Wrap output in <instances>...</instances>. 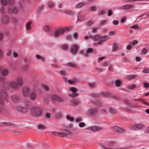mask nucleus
I'll return each instance as SVG.
<instances>
[{
  "instance_id": "f257e3e1",
  "label": "nucleus",
  "mask_w": 149,
  "mask_h": 149,
  "mask_svg": "<svg viewBox=\"0 0 149 149\" xmlns=\"http://www.w3.org/2000/svg\"><path fill=\"white\" fill-rule=\"evenodd\" d=\"M24 107L20 106H18L17 107V109L18 111L23 113L27 112L29 109H31L32 105L31 103L26 101L24 102Z\"/></svg>"
},
{
  "instance_id": "4d7b16f0",
  "label": "nucleus",
  "mask_w": 149,
  "mask_h": 149,
  "mask_svg": "<svg viewBox=\"0 0 149 149\" xmlns=\"http://www.w3.org/2000/svg\"><path fill=\"white\" fill-rule=\"evenodd\" d=\"M108 15L110 16L112 14V11L111 10H109L108 11Z\"/></svg>"
},
{
  "instance_id": "f8f14e48",
  "label": "nucleus",
  "mask_w": 149,
  "mask_h": 149,
  "mask_svg": "<svg viewBox=\"0 0 149 149\" xmlns=\"http://www.w3.org/2000/svg\"><path fill=\"white\" fill-rule=\"evenodd\" d=\"M30 93V91L29 89L27 87H25L24 88L23 91V95L25 96H27L29 95Z\"/></svg>"
},
{
  "instance_id": "6e6d98bb",
  "label": "nucleus",
  "mask_w": 149,
  "mask_h": 149,
  "mask_svg": "<svg viewBox=\"0 0 149 149\" xmlns=\"http://www.w3.org/2000/svg\"><path fill=\"white\" fill-rule=\"evenodd\" d=\"M50 113H46L45 115V117L47 119H49L50 118Z\"/></svg>"
},
{
  "instance_id": "ea45409f",
  "label": "nucleus",
  "mask_w": 149,
  "mask_h": 149,
  "mask_svg": "<svg viewBox=\"0 0 149 149\" xmlns=\"http://www.w3.org/2000/svg\"><path fill=\"white\" fill-rule=\"evenodd\" d=\"M66 118H67V119L68 120L71 121H72L74 120L73 118L70 115H67V116Z\"/></svg>"
},
{
  "instance_id": "864d4df0",
  "label": "nucleus",
  "mask_w": 149,
  "mask_h": 149,
  "mask_svg": "<svg viewBox=\"0 0 149 149\" xmlns=\"http://www.w3.org/2000/svg\"><path fill=\"white\" fill-rule=\"evenodd\" d=\"M89 86L91 88H94L95 86V84L93 83H89Z\"/></svg>"
},
{
  "instance_id": "774afa93",
  "label": "nucleus",
  "mask_w": 149,
  "mask_h": 149,
  "mask_svg": "<svg viewBox=\"0 0 149 149\" xmlns=\"http://www.w3.org/2000/svg\"><path fill=\"white\" fill-rule=\"evenodd\" d=\"M132 48V46L131 45H127V50H130V49H131Z\"/></svg>"
},
{
  "instance_id": "4be33fe9",
  "label": "nucleus",
  "mask_w": 149,
  "mask_h": 149,
  "mask_svg": "<svg viewBox=\"0 0 149 149\" xmlns=\"http://www.w3.org/2000/svg\"><path fill=\"white\" fill-rule=\"evenodd\" d=\"M137 77V76L135 74L130 75L127 76L126 78L128 80H131L134 78H136Z\"/></svg>"
},
{
  "instance_id": "6ab92c4d",
  "label": "nucleus",
  "mask_w": 149,
  "mask_h": 149,
  "mask_svg": "<svg viewBox=\"0 0 149 149\" xmlns=\"http://www.w3.org/2000/svg\"><path fill=\"white\" fill-rule=\"evenodd\" d=\"M9 20V17L8 16H4L2 19V22L4 23H8Z\"/></svg>"
},
{
  "instance_id": "7c9ffc66",
  "label": "nucleus",
  "mask_w": 149,
  "mask_h": 149,
  "mask_svg": "<svg viewBox=\"0 0 149 149\" xmlns=\"http://www.w3.org/2000/svg\"><path fill=\"white\" fill-rule=\"evenodd\" d=\"M44 7V6L43 4L41 5L40 6H39L37 8V12L38 13L40 12L43 9Z\"/></svg>"
},
{
  "instance_id": "c03bdc74",
  "label": "nucleus",
  "mask_w": 149,
  "mask_h": 149,
  "mask_svg": "<svg viewBox=\"0 0 149 149\" xmlns=\"http://www.w3.org/2000/svg\"><path fill=\"white\" fill-rule=\"evenodd\" d=\"M92 38V36L91 35L86 36L84 37V39L85 40H88L91 39Z\"/></svg>"
},
{
  "instance_id": "338daca9",
  "label": "nucleus",
  "mask_w": 149,
  "mask_h": 149,
  "mask_svg": "<svg viewBox=\"0 0 149 149\" xmlns=\"http://www.w3.org/2000/svg\"><path fill=\"white\" fill-rule=\"evenodd\" d=\"M147 51L146 49L145 48H143L142 50L143 53L144 54H146L147 53Z\"/></svg>"
},
{
  "instance_id": "69168bd1",
  "label": "nucleus",
  "mask_w": 149,
  "mask_h": 149,
  "mask_svg": "<svg viewBox=\"0 0 149 149\" xmlns=\"http://www.w3.org/2000/svg\"><path fill=\"white\" fill-rule=\"evenodd\" d=\"M102 95L103 96L106 97L108 96L109 95V93L108 92H104L102 93Z\"/></svg>"
},
{
  "instance_id": "bb28decb",
  "label": "nucleus",
  "mask_w": 149,
  "mask_h": 149,
  "mask_svg": "<svg viewBox=\"0 0 149 149\" xmlns=\"http://www.w3.org/2000/svg\"><path fill=\"white\" fill-rule=\"evenodd\" d=\"M107 22L108 20H101L98 24V26H102Z\"/></svg>"
},
{
  "instance_id": "412c9836",
  "label": "nucleus",
  "mask_w": 149,
  "mask_h": 149,
  "mask_svg": "<svg viewBox=\"0 0 149 149\" xmlns=\"http://www.w3.org/2000/svg\"><path fill=\"white\" fill-rule=\"evenodd\" d=\"M9 11L10 12H13L16 14L18 13L17 9L15 7H13L12 9L10 8L9 10Z\"/></svg>"
},
{
  "instance_id": "aec40b11",
  "label": "nucleus",
  "mask_w": 149,
  "mask_h": 149,
  "mask_svg": "<svg viewBox=\"0 0 149 149\" xmlns=\"http://www.w3.org/2000/svg\"><path fill=\"white\" fill-rule=\"evenodd\" d=\"M61 133L63 134L62 137H63L66 135H68L70 134V132L69 131L65 129L62 131Z\"/></svg>"
},
{
  "instance_id": "1a4fd4ad",
  "label": "nucleus",
  "mask_w": 149,
  "mask_h": 149,
  "mask_svg": "<svg viewBox=\"0 0 149 149\" xmlns=\"http://www.w3.org/2000/svg\"><path fill=\"white\" fill-rule=\"evenodd\" d=\"M70 91L73 92L72 94H70L69 95L72 97L74 98L78 95L77 93V90L74 87H71L70 88Z\"/></svg>"
},
{
  "instance_id": "09e8293b",
  "label": "nucleus",
  "mask_w": 149,
  "mask_h": 149,
  "mask_svg": "<svg viewBox=\"0 0 149 149\" xmlns=\"http://www.w3.org/2000/svg\"><path fill=\"white\" fill-rule=\"evenodd\" d=\"M79 125L80 127H83L85 126V124L84 122H81L79 124Z\"/></svg>"
},
{
  "instance_id": "a211bd4d",
  "label": "nucleus",
  "mask_w": 149,
  "mask_h": 149,
  "mask_svg": "<svg viewBox=\"0 0 149 149\" xmlns=\"http://www.w3.org/2000/svg\"><path fill=\"white\" fill-rule=\"evenodd\" d=\"M51 27L50 26L48 25H45L43 27V30L46 32H49L50 30Z\"/></svg>"
},
{
  "instance_id": "e2e57ef3",
  "label": "nucleus",
  "mask_w": 149,
  "mask_h": 149,
  "mask_svg": "<svg viewBox=\"0 0 149 149\" xmlns=\"http://www.w3.org/2000/svg\"><path fill=\"white\" fill-rule=\"evenodd\" d=\"M141 102L143 103L145 105L149 106V104L144 101L143 99L141 100Z\"/></svg>"
},
{
  "instance_id": "a18cd8bd",
  "label": "nucleus",
  "mask_w": 149,
  "mask_h": 149,
  "mask_svg": "<svg viewBox=\"0 0 149 149\" xmlns=\"http://www.w3.org/2000/svg\"><path fill=\"white\" fill-rule=\"evenodd\" d=\"M90 10L92 11H94L96 10L95 7L93 6H91L90 7Z\"/></svg>"
},
{
  "instance_id": "0e129e2a",
  "label": "nucleus",
  "mask_w": 149,
  "mask_h": 149,
  "mask_svg": "<svg viewBox=\"0 0 149 149\" xmlns=\"http://www.w3.org/2000/svg\"><path fill=\"white\" fill-rule=\"evenodd\" d=\"M144 86L146 88H149V83H145L144 84Z\"/></svg>"
},
{
  "instance_id": "2eb2a0df",
  "label": "nucleus",
  "mask_w": 149,
  "mask_h": 149,
  "mask_svg": "<svg viewBox=\"0 0 149 149\" xmlns=\"http://www.w3.org/2000/svg\"><path fill=\"white\" fill-rule=\"evenodd\" d=\"M79 102V101L78 100H73L70 101L71 104L73 106L78 105Z\"/></svg>"
},
{
  "instance_id": "4c0bfd02",
  "label": "nucleus",
  "mask_w": 149,
  "mask_h": 149,
  "mask_svg": "<svg viewBox=\"0 0 149 149\" xmlns=\"http://www.w3.org/2000/svg\"><path fill=\"white\" fill-rule=\"evenodd\" d=\"M92 38L93 40L94 41H98V40H99L100 36H94L93 37H92Z\"/></svg>"
},
{
  "instance_id": "473e14b6",
  "label": "nucleus",
  "mask_w": 149,
  "mask_h": 149,
  "mask_svg": "<svg viewBox=\"0 0 149 149\" xmlns=\"http://www.w3.org/2000/svg\"><path fill=\"white\" fill-rule=\"evenodd\" d=\"M31 23V22H28L26 25V28L27 30H30L31 29L30 25Z\"/></svg>"
},
{
  "instance_id": "79ce46f5",
  "label": "nucleus",
  "mask_w": 149,
  "mask_h": 149,
  "mask_svg": "<svg viewBox=\"0 0 149 149\" xmlns=\"http://www.w3.org/2000/svg\"><path fill=\"white\" fill-rule=\"evenodd\" d=\"M93 23V22L92 21H90L87 22H85V25L86 26H90Z\"/></svg>"
},
{
  "instance_id": "c9c22d12",
  "label": "nucleus",
  "mask_w": 149,
  "mask_h": 149,
  "mask_svg": "<svg viewBox=\"0 0 149 149\" xmlns=\"http://www.w3.org/2000/svg\"><path fill=\"white\" fill-rule=\"evenodd\" d=\"M12 99L14 102H16L18 100V97L16 95L13 96L12 97Z\"/></svg>"
},
{
  "instance_id": "7ed1b4c3",
  "label": "nucleus",
  "mask_w": 149,
  "mask_h": 149,
  "mask_svg": "<svg viewBox=\"0 0 149 149\" xmlns=\"http://www.w3.org/2000/svg\"><path fill=\"white\" fill-rule=\"evenodd\" d=\"M65 32V29L63 28H60L56 30L54 33V36L58 37L63 34Z\"/></svg>"
},
{
  "instance_id": "49530a36",
  "label": "nucleus",
  "mask_w": 149,
  "mask_h": 149,
  "mask_svg": "<svg viewBox=\"0 0 149 149\" xmlns=\"http://www.w3.org/2000/svg\"><path fill=\"white\" fill-rule=\"evenodd\" d=\"M38 127L39 129L40 130H44L45 129V127L44 125H39L38 126Z\"/></svg>"
},
{
  "instance_id": "5fc2aeb1",
  "label": "nucleus",
  "mask_w": 149,
  "mask_h": 149,
  "mask_svg": "<svg viewBox=\"0 0 149 149\" xmlns=\"http://www.w3.org/2000/svg\"><path fill=\"white\" fill-rule=\"evenodd\" d=\"M138 43V41L136 40H135L132 41L131 42V44L133 45H134L135 44H136Z\"/></svg>"
},
{
  "instance_id": "c85d7f7f",
  "label": "nucleus",
  "mask_w": 149,
  "mask_h": 149,
  "mask_svg": "<svg viewBox=\"0 0 149 149\" xmlns=\"http://www.w3.org/2000/svg\"><path fill=\"white\" fill-rule=\"evenodd\" d=\"M84 5V3H77L75 6V8L76 9L82 7Z\"/></svg>"
},
{
  "instance_id": "393cba45",
  "label": "nucleus",
  "mask_w": 149,
  "mask_h": 149,
  "mask_svg": "<svg viewBox=\"0 0 149 149\" xmlns=\"http://www.w3.org/2000/svg\"><path fill=\"white\" fill-rule=\"evenodd\" d=\"M65 13L69 15L73 16L74 15L75 13L72 10H66L65 11Z\"/></svg>"
},
{
  "instance_id": "f03ea898",
  "label": "nucleus",
  "mask_w": 149,
  "mask_h": 149,
  "mask_svg": "<svg viewBox=\"0 0 149 149\" xmlns=\"http://www.w3.org/2000/svg\"><path fill=\"white\" fill-rule=\"evenodd\" d=\"M31 110L32 114L35 116H39L42 113L41 109L38 107L32 105L31 109L29 110Z\"/></svg>"
},
{
  "instance_id": "0eeeda50",
  "label": "nucleus",
  "mask_w": 149,
  "mask_h": 149,
  "mask_svg": "<svg viewBox=\"0 0 149 149\" xmlns=\"http://www.w3.org/2000/svg\"><path fill=\"white\" fill-rule=\"evenodd\" d=\"M112 129L113 131L118 133H122L125 131L124 129L119 127L117 126L112 127Z\"/></svg>"
},
{
  "instance_id": "72a5a7b5",
  "label": "nucleus",
  "mask_w": 149,
  "mask_h": 149,
  "mask_svg": "<svg viewBox=\"0 0 149 149\" xmlns=\"http://www.w3.org/2000/svg\"><path fill=\"white\" fill-rule=\"evenodd\" d=\"M136 87V86L134 84H131L128 86L127 88L129 90H132L133 89L135 88Z\"/></svg>"
},
{
  "instance_id": "8fccbe9b",
  "label": "nucleus",
  "mask_w": 149,
  "mask_h": 149,
  "mask_svg": "<svg viewBox=\"0 0 149 149\" xmlns=\"http://www.w3.org/2000/svg\"><path fill=\"white\" fill-rule=\"evenodd\" d=\"M102 149H123L122 148H106L104 146H102Z\"/></svg>"
},
{
  "instance_id": "4468645a",
  "label": "nucleus",
  "mask_w": 149,
  "mask_h": 149,
  "mask_svg": "<svg viewBox=\"0 0 149 149\" xmlns=\"http://www.w3.org/2000/svg\"><path fill=\"white\" fill-rule=\"evenodd\" d=\"M51 98L52 100L55 101L61 102L62 101L61 99L58 96L55 95H52L51 97Z\"/></svg>"
},
{
  "instance_id": "9b49d317",
  "label": "nucleus",
  "mask_w": 149,
  "mask_h": 149,
  "mask_svg": "<svg viewBox=\"0 0 149 149\" xmlns=\"http://www.w3.org/2000/svg\"><path fill=\"white\" fill-rule=\"evenodd\" d=\"M78 47L77 45H72L71 49V52L73 54H75L78 50Z\"/></svg>"
},
{
  "instance_id": "680f3d73",
  "label": "nucleus",
  "mask_w": 149,
  "mask_h": 149,
  "mask_svg": "<svg viewBox=\"0 0 149 149\" xmlns=\"http://www.w3.org/2000/svg\"><path fill=\"white\" fill-rule=\"evenodd\" d=\"M81 120H82V118H81L79 117V118H76V120H75V122H79L81 121Z\"/></svg>"
},
{
  "instance_id": "13d9d810",
  "label": "nucleus",
  "mask_w": 149,
  "mask_h": 149,
  "mask_svg": "<svg viewBox=\"0 0 149 149\" xmlns=\"http://www.w3.org/2000/svg\"><path fill=\"white\" fill-rule=\"evenodd\" d=\"M68 66L70 67H75L76 65L74 64L73 63H70L68 64Z\"/></svg>"
},
{
  "instance_id": "9d476101",
  "label": "nucleus",
  "mask_w": 149,
  "mask_h": 149,
  "mask_svg": "<svg viewBox=\"0 0 149 149\" xmlns=\"http://www.w3.org/2000/svg\"><path fill=\"white\" fill-rule=\"evenodd\" d=\"M2 3L4 5L12 4L14 2V0H1Z\"/></svg>"
},
{
  "instance_id": "f704fd0d",
  "label": "nucleus",
  "mask_w": 149,
  "mask_h": 149,
  "mask_svg": "<svg viewBox=\"0 0 149 149\" xmlns=\"http://www.w3.org/2000/svg\"><path fill=\"white\" fill-rule=\"evenodd\" d=\"M8 74V71L6 70H4L2 72V74L3 76L7 75Z\"/></svg>"
},
{
  "instance_id": "37998d69",
  "label": "nucleus",
  "mask_w": 149,
  "mask_h": 149,
  "mask_svg": "<svg viewBox=\"0 0 149 149\" xmlns=\"http://www.w3.org/2000/svg\"><path fill=\"white\" fill-rule=\"evenodd\" d=\"M118 49V47L116 44H114L113 46L112 51H115Z\"/></svg>"
},
{
  "instance_id": "5701e85b",
  "label": "nucleus",
  "mask_w": 149,
  "mask_h": 149,
  "mask_svg": "<svg viewBox=\"0 0 149 149\" xmlns=\"http://www.w3.org/2000/svg\"><path fill=\"white\" fill-rule=\"evenodd\" d=\"M134 6L132 5H124L122 7L123 9H130L133 8Z\"/></svg>"
},
{
  "instance_id": "de8ad7c7",
  "label": "nucleus",
  "mask_w": 149,
  "mask_h": 149,
  "mask_svg": "<svg viewBox=\"0 0 149 149\" xmlns=\"http://www.w3.org/2000/svg\"><path fill=\"white\" fill-rule=\"evenodd\" d=\"M143 72L144 73H149V68H147L144 69L143 71Z\"/></svg>"
},
{
  "instance_id": "39448f33",
  "label": "nucleus",
  "mask_w": 149,
  "mask_h": 149,
  "mask_svg": "<svg viewBox=\"0 0 149 149\" xmlns=\"http://www.w3.org/2000/svg\"><path fill=\"white\" fill-rule=\"evenodd\" d=\"M88 130L93 132L101 131L103 129L102 127H98L96 126H93L89 127L88 128Z\"/></svg>"
},
{
  "instance_id": "423d86ee",
  "label": "nucleus",
  "mask_w": 149,
  "mask_h": 149,
  "mask_svg": "<svg viewBox=\"0 0 149 149\" xmlns=\"http://www.w3.org/2000/svg\"><path fill=\"white\" fill-rule=\"evenodd\" d=\"M98 109L96 108H93L89 109L86 114L88 115H93L98 112Z\"/></svg>"
},
{
  "instance_id": "6e6552de",
  "label": "nucleus",
  "mask_w": 149,
  "mask_h": 149,
  "mask_svg": "<svg viewBox=\"0 0 149 149\" xmlns=\"http://www.w3.org/2000/svg\"><path fill=\"white\" fill-rule=\"evenodd\" d=\"M108 37L106 36H104L100 38V37L99 40L97 42V44L98 45H101L102 42H105L108 40Z\"/></svg>"
},
{
  "instance_id": "a878e982",
  "label": "nucleus",
  "mask_w": 149,
  "mask_h": 149,
  "mask_svg": "<svg viewBox=\"0 0 149 149\" xmlns=\"http://www.w3.org/2000/svg\"><path fill=\"white\" fill-rule=\"evenodd\" d=\"M52 134L53 135L62 137L63 134H61V132H52Z\"/></svg>"
},
{
  "instance_id": "603ef678",
  "label": "nucleus",
  "mask_w": 149,
  "mask_h": 149,
  "mask_svg": "<svg viewBox=\"0 0 149 149\" xmlns=\"http://www.w3.org/2000/svg\"><path fill=\"white\" fill-rule=\"evenodd\" d=\"M100 113L101 114H105L107 113L106 111L104 109H101L100 111Z\"/></svg>"
},
{
  "instance_id": "c756f323",
  "label": "nucleus",
  "mask_w": 149,
  "mask_h": 149,
  "mask_svg": "<svg viewBox=\"0 0 149 149\" xmlns=\"http://www.w3.org/2000/svg\"><path fill=\"white\" fill-rule=\"evenodd\" d=\"M48 7L50 8H52L54 6V3L52 1H50L47 3Z\"/></svg>"
},
{
  "instance_id": "2f4dec72",
  "label": "nucleus",
  "mask_w": 149,
  "mask_h": 149,
  "mask_svg": "<svg viewBox=\"0 0 149 149\" xmlns=\"http://www.w3.org/2000/svg\"><path fill=\"white\" fill-rule=\"evenodd\" d=\"M105 13V11L104 9L99 10L98 11V14L99 15H101L104 14Z\"/></svg>"
},
{
  "instance_id": "cd10ccee",
  "label": "nucleus",
  "mask_w": 149,
  "mask_h": 149,
  "mask_svg": "<svg viewBox=\"0 0 149 149\" xmlns=\"http://www.w3.org/2000/svg\"><path fill=\"white\" fill-rule=\"evenodd\" d=\"M30 97L32 100H35L36 98V94L34 92H32L31 95Z\"/></svg>"
},
{
  "instance_id": "a19ab883",
  "label": "nucleus",
  "mask_w": 149,
  "mask_h": 149,
  "mask_svg": "<svg viewBox=\"0 0 149 149\" xmlns=\"http://www.w3.org/2000/svg\"><path fill=\"white\" fill-rule=\"evenodd\" d=\"M43 88L46 91H48L49 90V87L45 85H43Z\"/></svg>"
},
{
  "instance_id": "e433bc0d",
  "label": "nucleus",
  "mask_w": 149,
  "mask_h": 149,
  "mask_svg": "<svg viewBox=\"0 0 149 149\" xmlns=\"http://www.w3.org/2000/svg\"><path fill=\"white\" fill-rule=\"evenodd\" d=\"M17 81L18 83V84L20 86L23 84V81L22 79L20 78H18L17 79Z\"/></svg>"
},
{
  "instance_id": "20e7f679",
  "label": "nucleus",
  "mask_w": 149,
  "mask_h": 149,
  "mask_svg": "<svg viewBox=\"0 0 149 149\" xmlns=\"http://www.w3.org/2000/svg\"><path fill=\"white\" fill-rule=\"evenodd\" d=\"M143 127V125L141 124H138L132 125L129 127V129L131 130H140Z\"/></svg>"
},
{
  "instance_id": "3c124183",
  "label": "nucleus",
  "mask_w": 149,
  "mask_h": 149,
  "mask_svg": "<svg viewBox=\"0 0 149 149\" xmlns=\"http://www.w3.org/2000/svg\"><path fill=\"white\" fill-rule=\"evenodd\" d=\"M130 28L134 29H139V25H138L132 26Z\"/></svg>"
},
{
  "instance_id": "dca6fc26",
  "label": "nucleus",
  "mask_w": 149,
  "mask_h": 149,
  "mask_svg": "<svg viewBox=\"0 0 149 149\" xmlns=\"http://www.w3.org/2000/svg\"><path fill=\"white\" fill-rule=\"evenodd\" d=\"M93 51V49L91 48H88L84 53V56H89V54L91 53Z\"/></svg>"
},
{
  "instance_id": "b1692460",
  "label": "nucleus",
  "mask_w": 149,
  "mask_h": 149,
  "mask_svg": "<svg viewBox=\"0 0 149 149\" xmlns=\"http://www.w3.org/2000/svg\"><path fill=\"white\" fill-rule=\"evenodd\" d=\"M122 82V81L121 79L116 80L115 81V85L119 87L120 86Z\"/></svg>"
},
{
  "instance_id": "ddd939ff",
  "label": "nucleus",
  "mask_w": 149,
  "mask_h": 149,
  "mask_svg": "<svg viewBox=\"0 0 149 149\" xmlns=\"http://www.w3.org/2000/svg\"><path fill=\"white\" fill-rule=\"evenodd\" d=\"M81 13L78 12L77 13V20L76 22H79L85 19L86 18L83 15H80Z\"/></svg>"
},
{
  "instance_id": "58836bf2",
  "label": "nucleus",
  "mask_w": 149,
  "mask_h": 149,
  "mask_svg": "<svg viewBox=\"0 0 149 149\" xmlns=\"http://www.w3.org/2000/svg\"><path fill=\"white\" fill-rule=\"evenodd\" d=\"M36 57L37 59H41L42 60H44L45 59L43 57L39 55H36Z\"/></svg>"
},
{
  "instance_id": "bf43d9fd",
  "label": "nucleus",
  "mask_w": 149,
  "mask_h": 149,
  "mask_svg": "<svg viewBox=\"0 0 149 149\" xmlns=\"http://www.w3.org/2000/svg\"><path fill=\"white\" fill-rule=\"evenodd\" d=\"M78 34L77 33H74L73 34V37L74 39H77L78 38Z\"/></svg>"
},
{
  "instance_id": "052dcab7",
  "label": "nucleus",
  "mask_w": 149,
  "mask_h": 149,
  "mask_svg": "<svg viewBox=\"0 0 149 149\" xmlns=\"http://www.w3.org/2000/svg\"><path fill=\"white\" fill-rule=\"evenodd\" d=\"M113 24L115 25H117L118 24L119 22L117 20H114L113 21Z\"/></svg>"
},
{
  "instance_id": "f3484780",
  "label": "nucleus",
  "mask_w": 149,
  "mask_h": 149,
  "mask_svg": "<svg viewBox=\"0 0 149 149\" xmlns=\"http://www.w3.org/2000/svg\"><path fill=\"white\" fill-rule=\"evenodd\" d=\"M10 86L13 89H16L18 87L17 84L14 81H11L10 83Z\"/></svg>"
}]
</instances>
